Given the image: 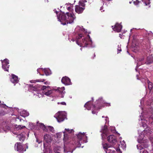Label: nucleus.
I'll return each mask as SVG.
<instances>
[{
    "mask_svg": "<svg viewBox=\"0 0 153 153\" xmlns=\"http://www.w3.org/2000/svg\"><path fill=\"white\" fill-rule=\"evenodd\" d=\"M76 18V17L73 13L68 12L65 14L61 12L59 14V16H57L58 19L63 25L73 23Z\"/></svg>",
    "mask_w": 153,
    "mask_h": 153,
    "instance_id": "obj_1",
    "label": "nucleus"
},
{
    "mask_svg": "<svg viewBox=\"0 0 153 153\" xmlns=\"http://www.w3.org/2000/svg\"><path fill=\"white\" fill-rule=\"evenodd\" d=\"M76 42L79 45L83 47L86 46L92 43L89 35H87L86 37H85L82 34H78L76 38Z\"/></svg>",
    "mask_w": 153,
    "mask_h": 153,
    "instance_id": "obj_2",
    "label": "nucleus"
},
{
    "mask_svg": "<svg viewBox=\"0 0 153 153\" xmlns=\"http://www.w3.org/2000/svg\"><path fill=\"white\" fill-rule=\"evenodd\" d=\"M78 142H77V146L78 147H82L83 146H82L81 144L82 143H86L87 142V137L85 134L84 133H79L77 136Z\"/></svg>",
    "mask_w": 153,
    "mask_h": 153,
    "instance_id": "obj_3",
    "label": "nucleus"
},
{
    "mask_svg": "<svg viewBox=\"0 0 153 153\" xmlns=\"http://www.w3.org/2000/svg\"><path fill=\"white\" fill-rule=\"evenodd\" d=\"M115 128V127H112L110 129L108 130L107 126L105 125L102 129V139H103L105 138L108 135H109L110 134V131L114 133Z\"/></svg>",
    "mask_w": 153,
    "mask_h": 153,
    "instance_id": "obj_4",
    "label": "nucleus"
},
{
    "mask_svg": "<svg viewBox=\"0 0 153 153\" xmlns=\"http://www.w3.org/2000/svg\"><path fill=\"white\" fill-rule=\"evenodd\" d=\"M59 122L63 121L66 117L65 113L62 111L58 112L54 116Z\"/></svg>",
    "mask_w": 153,
    "mask_h": 153,
    "instance_id": "obj_5",
    "label": "nucleus"
},
{
    "mask_svg": "<svg viewBox=\"0 0 153 153\" xmlns=\"http://www.w3.org/2000/svg\"><path fill=\"white\" fill-rule=\"evenodd\" d=\"M1 61L2 63V68L4 71H8L9 67L10 66L9 65V60L7 59H5L4 60H1Z\"/></svg>",
    "mask_w": 153,
    "mask_h": 153,
    "instance_id": "obj_6",
    "label": "nucleus"
},
{
    "mask_svg": "<svg viewBox=\"0 0 153 153\" xmlns=\"http://www.w3.org/2000/svg\"><path fill=\"white\" fill-rule=\"evenodd\" d=\"M95 105L93 104V102L92 101H89L86 102L84 105V107L88 110H90L92 107L94 108V109L92 110V113L94 114L96 113L95 110Z\"/></svg>",
    "mask_w": 153,
    "mask_h": 153,
    "instance_id": "obj_7",
    "label": "nucleus"
},
{
    "mask_svg": "<svg viewBox=\"0 0 153 153\" xmlns=\"http://www.w3.org/2000/svg\"><path fill=\"white\" fill-rule=\"evenodd\" d=\"M102 145L104 149H106L105 152L106 153H116L115 151L114 150V148L110 147L108 144L105 143Z\"/></svg>",
    "mask_w": 153,
    "mask_h": 153,
    "instance_id": "obj_8",
    "label": "nucleus"
},
{
    "mask_svg": "<svg viewBox=\"0 0 153 153\" xmlns=\"http://www.w3.org/2000/svg\"><path fill=\"white\" fill-rule=\"evenodd\" d=\"M16 146V149L20 153H23L26 150V149L24 148L23 146L20 143H17L15 145V147Z\"/></svg>",
    "mask_w": 153,
    "mask_h": 153,
    "instance_id": "obj_9",
    "label": "nucleus"
},
{
    "mask_svg": "<svg viewBox=\"0 0 153 153\" xmlns=\"http://www.w3.org/2000/svg\"><path fill=\"white\" fill-rule=\"evenodd\" d=\"M49 86H43L41 87V89L45 91H44L45 92V94L47 96H50L52 93V90H48V88H50Z\"/></svg>",
    "mask_w": 153,
    "mask_h": 153,
    "instance_id": "obj_10",
    "label": "nucleus"
},
{
    "mask_svg": "<svg viewBox=\"0 0 153 153\" xmlns=\"http://www.w3.org/2000/svg\"><path fill=\"white\" fill-rule=\"evenodd\" d=\"M62 82L65 85H70L71 84V80L70 78L66 76L63 77L61 80Z\"/></svg>",
    "mask_w": 153,
    "mask_h": 153,
    "instance_id": "obj_11",
    "label": "nucleus"
},
{
    "mask_svg": "<svg viewBox=\"0 0 153 153\" xmlns=\"http://www.w3.org/2000/svg\"><path fill=\"white\" fill-rule=\"evenodd\" d=\"M108 135L107 138L108 142L111 143L113 145L115 144L117 142L115 136L113 135Z\"/></svg>",
    "mask_w": 153,
    "mask_h": 153,
    "instance_id": "obj_12",
    "label": "nucleus"
},
{
    "mask_svg": "<svg viewBox=\"0 0 153 153\" xmlns=\"http://www.w3.org/2000/svg\"><path fill=\"white\" fill-rule=\"evenodd\" d=\"M75 12L78 14L82 13L85 9L84 7H81L80 6L76 5L75 7Z\"/></svg>",
    "mask_w": 153,
    "mask_h": 153,
    "instance_id": "obj_13",
    "label": "nucleus"
},
{
    "mask_svg": "<svg viewBox=\"0 0 153 153\" xmlns=\"http://www.w3.org/2000/svg\"><path fill=\"white\" fill-rule=\"evenodd\" d=\"M10 81L12 83H14V85H15L16 83H18L19 81L18 76L14 74H12L11 78L10 79Z\"/></svg>",
    "mask_w": 153,
    "mask_h": 153,
    "instance_id": "obj_14",
    "label": "nucleus"
},
{
    "mask_svg": "<svg viewBox=\"0 0 153 153\" xmlns=\"http://www.w3.org/2000/svg\"><path fill=\"white\" fill-rule=\"evenodd\" d=\"M122 27V26L121 25L118 23H116L115 25L114 28H113V29L114 31H115L117 32L118 33L120 31Z\"/></svg>",
    "mask_w": 153,
    "mask_h": 153,
    "instance_id": "obj_15",
    "label": "nucleus"
},
{
    "mask_svg": "<svg viewBox=\"0 0 153 153\" xmlns=\"http://www.w3.org/2000/svg\"><path fill=\"white\" fill-rule=\"evenodd\" d=\"M44 139L47 143L51 142L52 140L51 135L48 134H46L44 136Z\"/></svg>",
    "mask_w": 153,
    "mask_h": 153,
    "instance_id": "obj_16",
    "label": "nucleus"
},
{
    "mask_svg": "<svg viewBox=\"0 0 153 153\" xmlns=\"http://www.w3.org/2000/svg\"><path fill=\"white\" fill-rule=\"evenodd\" d=\"M144 59V58L143 57H141L140 58H139L137 60L138 63H137V65L136 68V71H137V68H138V67L140 66L141 65L143 64L144 63V62H142L141 64L139 62H141L143 61Z\"/></svg>",
    "mask_w": 153,
    "mask_h": 153,
    "instance_id": "obj_17",
    "label": "nucleus"
},
{
    "mask_svg": "<svg viewBox=\"0 0 153 153\" xmlns=\"http://www.w3.org/2000/svg\"><path fill=\"white\" fill-rule=\"evenodd\" d=\"M39 126L40 128H42L44 131H48L47 129L46 128V127L42 123H39Z\"/></svg>",
    "mask_w": 153,
    "mask_h": 153,
    "instance_id": "obj_18",
    "label": "nucleus"
},
{
    "mask_svg": "<svg viewBox=\"0 0 153 153\" xmlns=\"http://www.w3.org/2000/svg\"><path fill=\"white\" fill-rule=\"evenodd\" d=\"M147 80L148 83V88L150 90H151L153 87V85L151 82H150L149 80L147 79Z\"/></svg>",
    "mask_w": 153,
    "mask_h": 153,
    "instance_id": "obj_19",
    "label": "nucleus"
},
{
    "mask_svg": "<svg viewBox=\"0 0 153 153\" xmlns=\"http://www.w3.org/2000/svg\"><path fill=\"white\" fill-rule=\"evenodd\" d=\"M121 144V146L123 149H125L126 147V144L124 140H123L122 142H120Z\"/></svg>",
    "mask_w": 153,
    "mask_h": 153,
    "instance_id": "obj_20",
    "label": "nucleus"
},
{
    "mask_svg": "<svg viewBox=\"0 0 153 153\" xmlns=\"http://www.w3.org/2000/svg\"><path fill=\"white\" fill-rule=\"evenodd\" d=\"M150 0H142V1L144 3L146 6H147V4H150V2L149 1Z\"/></svg>",
    "mask_w": 153,
    "mask_h": 153,
    "instance_id": "obj_21",
    "label": "nucleus"
},
{
    "mask_svg": "<svg viewBox=\"0 0 153 153\" xmlns=\"http://www.w3.org/2000/svg\"><path fill=\"white\" fill-rule=\"evenodd\" d=\"M18 137L19 139V140L21 141H23L25 139V137L21 136L20 135H19Z\"/></svg>",
    "mask_w": 153,
    "mask_h": 153,
    "instance_id": "obj_22",
    "label": "nucleus"
},
{
    "mask_svg": "<svg viewBox=\"0 0 153 153\" xmlns=\"http://www.w3.org/2000/svg\"><path fill=\"white\" fill-rule=\"evenodd\" d=\"M16 128H18V130L19 129H22L25 128V126H21V125H19L18 126H16Z\"/></svg>",
    "mask_w": 153,
    "mask_h": 153,
    "instance_id": "obj_23",
    "label": "nucleus"
},
{
    "mask_svg": "<svg viewBox=\"0 0 153 153\" xmlns=\"http://www.w3.org/2000/svg\"><path fill=\"white\" fill-rule=\"evenodd\" d=\"M78 5L80 6V7L82 6V7H84L85 8V4L84 2H83L82 1H79V5Z\"/></svg>",
    "mask_w": 153,
    "mask_h": 153,
    "instance_id": "obj_24",
    "label": "nucleus"
},
{
    "mask_svg": "<svg viewBox=\"0 0 153 153\" xmlns=\"http://www.w3.org/2000/svg\"><path fill=\"white\" fill-rule=\"evenodd\" d=\"M48 129L49 130L52 132H54V129L53 128L52 126H49L48 127Z\"/></svg>",
    "mask_w": 153,
    "mask_h": 153,
    "instance_id": "obj_25",
    "label": "nucleus"
},
{
    "mask_svg": "<svg viewBox=\"0 0 153 153\" xmlns=\"http://www.w3.org/2000/svg\"><path fill=\"white\" fill-rule=\"evenodd\" d=\"M64 137L63 138V140L66 141L68 139V137L67 135L64 133Z\"/></svg>",
    "mask_w": 153,
    "mask_h": 153,
    "instance_id": "obj_26",
    "label": "nucleus"
},
{
    "mask_svg": "<svg viewBox=\"0 0 153 153\" xmlns=\"http://www.w3.org/2000/svg\"><path fill=\"white\" fill-rule=\"evenodd\" d=\"M141 146H142V147H144L145 148H146L148 147L149 145H148V144L147 143H146V144H142L141 145Z\"/></svg>",
    "mask_w": 153,
    "mask_h": 153,
    "instance_id": "obj_27",
    "label": "nucleus"
},
{
    "mask_svg": "<svg viewBox=\"0 0 153 153\" xmlns=\"http://www.w3.org/2000/svg\"><path fill=\"white\" fill-rule=\"evenodd\" d=\"M120 46H120H119V45H118V48L117 49L118 54L120 53V52H121V49Z\"/></svg>",
    "mask_w": 153,
    "mask_h": 153,
    "instance_id": "obj_28",
    "label": "nucleus"
},
{
    "mask_svg": "<svg viewBox=\"0 0 153 153\" xmlns=\"http://www.w3.org/2000/svg\"><path fill=\"white\" fill-rule=\"evenodd\" d=\"M65 130L68 133H71L72 132L74 131L73 129L70 130L68 128V129H65Z\"/></svg>",
    "mask_w": 153,
    "mask_h": 153,
    "instance_id": "obj_29",
    "label": "nucleus"
},
{
    "mask_svg": "<svg viewBox=\"0 0 153 153\" xmlns=\"http://www.w3.org/2000/svg\"><path fill=\"white\" fill-rule=\"evenodd\" d=\"M133 2L135 5H137L140 2L138 0H136V1H134Z\"/></svg>",
    "mask_w": 153,
    "mask_h": 153,
    "instance_id": "obj_30",
    "label": "nucleus"
},
{
    "mask_svg": "<svg viewBox=\"0 0 153 153\" xmlns=\"http://www.w3.org/2000/svg\"><path fill=\"white\" fill-rule=\"evenodd\" d=\"M44 72L45 75L47 76L49 74V73L48 70H45L44 71Z\"/></svg>",
    "mask_w": 153,
    "mask_h": 153,
    "instance_id": "obj_31",
    "label": "nucleus"
},
{
    "mask_svg": "<svg viewBox=\"0 0 153 153\" xmlns=\"http://www.w3.org/2000/svg\"><path fill=\"white\" fill-rule=\"evenodd\" d=\"M68 10H69V11H72V10H73V8H72V6H71L70 7H68Z\"/></svg>",
    "mask_w": 153,
    "mask_h": 153,
    "instance_id": "obj_32",
    "label": "nucleus"
},
{
    "mask_svg": "<svg viewBox=\"0 0 153 153\" xmlns=\"http://www.w3.org/2000/svg\"><path fill=\"white\" fill-rule=\"evenodd\" d=\"M45 79H38L36 80L38 82H43L45 81Z\"/></svg>",
    "mask_w": 153,
    "mask_h": 153,
    "instance_id": "obj_33",
    "label": "nucleus"
},
{
    "mask_svg": "<svg viewBox=\"0 0 153 153\" xmlns=\"http://www.w3.org/2000/svg\"><path fill=\"white\" fill-rule=\"evenodd\" d=\"M57 104H60V102H58L57 103ZM60 104H61V105H66V103L65 102H61L60 103Z\"/></svg>",
    "mask_w": 153,
    "mask_h": 153,
    "instance_id": "obj_34",
    "label": "nucleus"
},
{
    "mask_svg": "<svg viewBox=\"0 0 153 153\" xmlns=\"http://www.w3.org/2000/svg\"><path fill=\"white\" fill-rule=\"evenodd\" d=\"M105 120L106 121V123L107 122H108V123L109 122V118H108V117L107 116L106 117H105Z\"/></svg>",
    "mask_w": 153,
    "mask_h": 153,
    "instance_id": "obj_35",
    "label": "nucleus"
},
{
    "mask_svg": "<svg viewBox=\"0 0 153 153\" xmlns=\"http://www.w3.org/2000/svg\"><path fill=\"white\" fill-rule=\"evenodd\" d=\"M149 118L150 121L152 120L151 122H153V118L152 117H149Z\"/></svg>",
    "mask_w": 153,
    "mask_h": 153,
    "instance_id": "obj_36",
    "label": "nucleus"
},
{
    "mask_svg": "<svg viewBox=\"0 0 153 153\" xmlns=\"http://www.w3.org/2000/svg\"><path fill=\"white\" fill-rule=\"evenodd\" d=\"M24 112H25V116H28L29 115V113L27 112H26L25 111H23Z\"/></svg>",
    "mask_w": 153,
    "mask_h": 153,
    "instance_id": "obj_37",
    "label": "nucleus"
},
{
    "mask_svg": "<svg viewBox=\"0 0 153 153\" xmlns=\"http://www.w3.org/2000/svg\"><path fill=\"white\" fill-rule=\"evenodd\" d=\"M95 53H94V54H93L91 56V58L93 59H94V58L95 57Z\"/></svg>",
    "mask_w": 153,
    "mask_h": 153,
    "instance_id": "obj_38",
    "label": "nucleus"
},
{
    "mask_svg": "<svg viewBox=\"0 0 153 153\" xmlns=\"http://www.w3.org/2000/svg\"><path fill=\"white\" fill-rule=\"evenodd\" d=\"M116 151L117 152H119L120 153H121V152H120V149L119 148H117Z\"/></svg>",
    "mask_w": 153,
    "mask_h": 153,
    "instance_id": "obj_39",
    "label": "nucleus"
},
{
    "mask_svg": "<svg viewBox=\"0 0 153 153\" xmlns=\"http://www.w3.org/2000/svg\"><path fill=\"white\" fill-rule=\"evenodd\" d=\"M36 142H37L38 143H39L41 142V141H39L38 139H36Z\"/></svg>",
    "mask_w": 153,
    "mask_h": 153,
    "instance_id": "obj_40",
    "label": "nucleus"
},
{
    "mask_svg": "<svg viewBox=\"0 0 153 153\" xmlns=\"http://www.w3.org/2000/svg\"><path fill=\"white\" fill-rule=\"evenodd\" d=\"M102 99V98H101L100 99V103L101 104V103H103V100L101 99Z\"/></svg>",
    "mask_w": 153,
    "mask_h": 153,
    "instance_id": "obj_41",
    "label": "nucleus"
},
{
    "mask_svg": "<svg viewBox=\"0 0 153 153\" xmlns=\"http://www.w3.org/2000/svg\"><path fill=\"white\" fill-rule=\"evenodd\" d=\"M143 102V99H142V100H140V103H141V104Z\"/></svg>",
    "mask_w": 153,
    "mask_h": 153,
    "instance_id": "obj_42",
    "label": "nucleus"
},
{
    "mask_svg": "<svg viewBox=\"0 0 153 153\" xmlns=\"http://www.w3.org/2000/svg\"><path fill=\"white\" fill-rule=\"evenodd\" d=\"M140 116V120H145V119H144L143 118H142V117H141V116Z\"/></svg>",
    "mask_w": 153,
    "mask_h": 153,
    "instance_id": "obj_43",
    "label": "nucleus"
},
{
    "mask_svg": "<svg viewBox=\"0 0 153 153\" xmlns=\"http://www.w3.org/2000/svg\"><path fill=\"white\" fill-rule=\"evenodd\" d=\"M141 81L142 82H144V80L143 79H141Z\"/></svg>",
    "mask_w": 153,
    "mask_h": 153,
    "instance_id": "obj_44",
    "label": "nucleus"
},
{
    "mask_svg": "<svg viewBox=\"0 0 153 153\" xmlns=\"http://www.w3.org/2000/svg\"><path fill=\"white\" fill-rule=\"evenodd\" d=\"M144 152L145 153H146L147 151L146 150H144L143 152V153Z\"/></svg>",
    "mask_w": 153,
    "mask_h": 153,
    "instance_id": "obj_45",
    "label": "nucleus"
},
{
    "mask_svg": "<svg viewBox=\"0 0 153 153\" xmlns=\"http://www.w3.org/2000/svg\"><path fill=\"white\" fill-rule=\"evenodd\" d=\"M102 8H103V7L102 6V7H101L100 8V10H102Z\"/></svg>",
    "mask_w": 153,
    "mask_h": 153,
    "instance_id": "obj_46",
    "label": "nucleus"
},
{
    "mask_svg": "<svg viewBox=\"0 0 153 153\" xmlns=\"http://www.w3.org/2000/svg\"><path fill=\"white\" fill-rule=\"evenodd\" d=\"M55 13H56V14L57 15V16H58V15H57L58 12L57 11H55Z\"/></svg>",
    "mask_w": 153,
    "mask_h": 153,
    "instance_id": "obj_47",
    "label": "nucleus"
},
{
    "mask_svg": "<svg viewBox=\"0 0 153 153\" xmlns=\"http://www.w3.org/2000/svg\"><path fill=\"white\" fill-rule=\"evenodd\" d=\"M151 103V102H150V103H147V104L148 105H149L150 104V103Z\"/></svg>",
    "mask_w": 153,
    "mask_h": 153,
    "instance_id": "obj_48",
    "label": "nucleus"
},
{
    "mask_svg": "<svg viewBox=\"0 0 153 153\" xmlns=\"http://www.w3.org/2000/svg\"><path fill=\"white\" fill-rule=\"evenodd\" d=\"M102 2L103 4H104V1L103 0L102 1Z\"/></svg>",
    "mask_w": 153,
    "mask_h": 153,
    "instance_id": "obj_49",
    "label": "nucleus"
},
{
    "mask_svg": "<svg viewBox=\"0 0 153 153\" xmlns=\"http://www.w3.org/2000/svg\"><path fill=\"white\" fill-rule=\"evenodd\" d=\"M121 36H122V35H121V34H119V36H120V38H121Z\"/></svg>",
    "mask_w": 153,
    "mask_h": 153,
    "instance_id": "obj_50",
    "label": "nucleus"
},
{
    "mask_svg": "<svg viewBox=\"0 0 153 153\" xmlns=\"http://www.w3.org/2000/svg\"><path fill=\"white\" fill-rule=\"evenodd\" d=\"M86 2V0H84V1H82L83 2H84V3L85 2Z\"/></svg>",
    "mask_w": 153,
    "mask_h": 153,
    "instance_id": "obj_51",
    "label": "nucleus"
},
{
    "mask_svg": "<svg viewBox=\"0 0 153 153\" xmlns=\"http://www.w3.org/2000/svg\"><path fill=\"white\" fill-rule=\"evenodd\" d=\"M137 79H139V78H138V75H137Z\"/></svg>",
    "mask_w": 153,
    "mask_h": 153,
    "instance_id": "obj_52",
    "label": "nucleus"
},
{
    "mask_svg": "<svg viewBox=\"0 0 153 153\" xmlns=\"http://www.w3.org/2000/svg\"><path fill=\"white\" fill-rule=\"evenodd\" d=\"M62 89L63 90H64L65 89V88L64 87H62Z\"/></svg>",
    "mask_w": 153,
    "mask_h": 153,
    "instance_id": "obj_53",
    "label": "nucleus"
},
{
    "mask_svg": "<svg viewBox=\"0 0 153 153\" xmlns=\"http://www.w3.org/2000/svg\"><path fill=\"white\" fill-rule=\"evenodd\" d=\"M25 146H26L27 147V149L28 148V146L27 145H25Z\"/></svg>",
    "mask_w": 153,
    "mask_h": 153,
    "instance_id": "obj_54",
    "label": "nucleus"
},
{
    "mask_svg": "<svg viewBox=\"0 0 153 153\" xmlns=\"http://www.w3.org/2000/svg\"><path fill=\"white\" fill-rule=\"evenodd\" d=\"M108 104V105H107V106H110V104Z\"/></svg>",
    "mask_w": 153,
    "mask_h": 153,
    "instance_id": "obj_55",
    "label": "nucleus"
},
{
    "mask_svg": "<svg viewBox=\"0 0 153 153\" xmlns=\"http://www.w3.org/2000/svg\"><path fill=\"white\" fill-rule=\"evenodd\" d=\"M132 30V29H131V30H130L131 32Z\"/></svg>",
    "mask_w": 153,
    "mask_h": 153,
    "instance_id": "obj_56",
    "label": "nucleus"
},
{
    "mask_svg": "<svg viewBox=\"0 0 153 153\" xmlns=\"http://www.w3.org/2000/svg\"><path fill=\"white\" fill-rule=\"evenodd\" d=\"M102 118H103V117H104V116H102Z\"/></svg>",
    "mask_w": 153,
    "mask_h": 153,
    "instance_id": "obj_57",
    "label": "nucleus"
},
{
    "mask_svg": "<svg viewBox=\"0 0 153 153\" xmlns=\"http://www.w3.org/2000/svg\"><path fill=\"white\" fill-rule=\"evenodd\" d=\"M1 101H0V105L1 104Z\"/></svg>",
    "mask_w": 153,
    "mask_h": 153,
    "instance_id": "obj_58",
    "label": "nucleus"
},
{
    "mask_svg": "<svg viewBox=\"0 0 153 153\" xmlns=\"http://www.w3.org/2000/svg\"><path fill=\"white\" fill-rule=\"evenodd\" d=\"M129 3H131V2L130 1V2H129Z\"/></svg>",
    "mask_w": 153,
    "mask_h": 153,
    "instance_id": "obj_59",
    "label": "nucleus"
},
{
    "mask_svg": "<svg viewBox=\"0 0 153 153\" xmlns=\"http://www.w3.org/2000/svg\"><path fill=\"white\" fill-rule=\"evenodd\" d=\"M1 112H4V111H1Z\"/></svg>",
    "mask_w": 153,
    "mask_h": 153,
    "instance_id": "obj_60",
    "label": "nucleus"
},
{
    "mask_svg": "<svg viewBox=\"0 0 153 153\" xmlns=\"http://www.w3.org/2000/svg\"><path fill=\"white\" fill-rule=\"evenodd\" d=\"M102 11H103V12L104 11V10H103Z\"/></svg>",
    "mask_w": 153,
    "mask_h": 153,
    "instance_id": "obj_61",
    "label": "nucleus"
},
{
    "mask_svg": "<svg viewBox=\"0 0 153 153\" xmlns=\"http://www.w3.org/2000/svg\"><path fill=\"white\" fill-rule=\"evenodd\" d=\"M62 92H63V91H61V93H62Z\"/></svg>",
    "mask_w": 153,
    "mask_h": 153,
    "instance_id": "obj_62",
    "label": "nucleus"
},
{
    "mask_svg": "<svg viewBox=\"0 0 153 153\" xmlns=\"http://www.w3.org/2000/svg\"><path fill=\"white\" fill-rule=\"evenodd\" d=\"M46 82H45V84H46Z\"/></svg>",
    "mask_w": 153,
    "mask_h": 153,
    "instance_id": "obj_63",
    "label": "nucleus"
},
{
    "mask_svg": "<svg viewBox=\"0 0 153 153\" xmlns=\"http://www.w3.org/2000/svg\"><path fill=\"white\" fill-rule=\"evenodd\" d=\"M138 145H137V147H138Z\"/></svg>",
    "mask_w": 153,
    "mask_h": 153,
    "instance_id": "obj_64",
    "label": "nucleus"
}]
</instances>
